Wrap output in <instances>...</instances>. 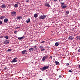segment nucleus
<instances>
[{
  "label": "nucleus",
  "mask_w": 80,
  "mask_h": 80,
  "mask_svg": "<svg viewBox=\"0 0 80 80\" xmlns=\"http://www.w3.org/2000/svg\"><path fill=\"white\" fill-rule=\"evenodd\" d=\"M48 68H49V66H44L43 68H41L40 69L42 70V71H44V70H47V69H48Z\"/></svg>",
  "instance_id": "f257e3e1"
},
{
  "label": "nucleus",
  "mask_w": 80,
  "mask_h": 80,
  "mask_svg": "<svg viewBox=\"0 0 80 80\" xmlns=\"http://www.w3.org/2000/svg\"><path fill=\"white\" fill-rule=\"evenodd\" d=\"M46 17H47L46 15H41L40 16L39 18V19H40V20H44Z\"/></svg>",
  "instance_id": "f03ea898"
},
{
  "label": "nucleus",
  "mask_w": 80,
  "mask_h": 80,
  "mask_svg": "<svg viewBox=\"0 0 80 80\" xmlns=\"http://www.w3.org/2000/svg\"><path fill=\"white\" fill-rule=\"evenodd\" d=\"M11 15L12 17H16L17 15V12L15 11H12L11 12Z\"/></svg>",
  "instance_id": "7ed1b4c3"
},
{
  "label": "nucleus",
  "mask_w": 80,
  "mask_h": 80,
  "mask_svg": "<svg viewBox=\"0 0 80 80\" xmlns=\"http://www.w3.org/2000/svg\"><path fill=\"white\" fill-rule=\"evenodd\" d=\"M60 3L61 4V8H67V6L64 5L65 3H64V2H60Z\"/></svg>",
  "instance_id": "20e7f679"
},
{
  "label": "nucleus",
  "mask_w": 80,
  "mask_h": 80,
  "mask_svg": "<svg viewBox=\"0 0 80 80\" xmlns=\"http://www.w3.org/2000/svg\"><path fill=\"white\" fill-rule=\"evenodd\" d=\"M48 56L47 55H46L44 56L42 59V62H44L45 60V59H48Z\"/></svg>",
  "instance_id": "39448f33"
},
{
  "label": "nucleus",
  "mask_w": 80,
  "mask_h": 80,
  "mask_svg": "<svg viewBox=\"0 0 80 80\" xmlns=\"http://www.w3.org/2000/svg\"><path fill=\"white\" fill-rule=\"evenodd\" d=\"M27 51L26 50H24L21 53L22 55H24V54H25V53H27Z\"/></svg>",
  "instance_id": "423d86ee"
},
{
  "label": "nucleus",
  "mask_w": 80,
  "mask_h": 80,
  "mask_svg": "<svg viewBox=\"0 0 80 80\" xmlns=\"http://www.w3.org/2000/svg\"><path fill=\"white\" fill-rule=\"evenodd\" d=\"M44 5L46 6V7H50V6L49 3H48V2H46L45 3Z\"/></svg>",
  "instance_id": "0eeeda50"
},
{
  "label": "nucleus",
  "mask_w": 80,
  "mask_h": 80,
  "mask_svg": "<svg viewBox=\"0 0 80 80\" xmlns=\"http://www.w3.org/2000/svg\"><path fill=\"white\" fill-rule=\"evenodd\" d=\"M22 18H23V17L22 16H18L17 17V20H20V19H22Z\"/></svg>",
  "instance_id": "6e6552de"
},
{
  "label": "nucleus",
  "mask_w": 80,
  "mask_h": 80,
  "mask_svg": "<svg viewBox=\"0 0 80 80\" xmlns=\"http://www.w3.org/2000/svg\"><path fill=\"white\" fill-rule=\"evenodd\" d=\"M73 37H72V36H70L68 38V39H69V40H72V39H73Z\"/></svg>",
  "instance_id": "1a4fd4ad"
},
{
  "label": "nucleus",
  "mask_w": 80,
  "mask_h": 80,
  "mask_svg": "<svg viewBox=\"0 0 80 80\" xmlns=\"http://www.w3.org/2000/svg\"><path fill=\"white\" fill-rule=\"evenodd\" d=\"M5 18V16H2L0 18V19L2 20V19H3V18Z\"/></svg>",
  "instance_id": "9d476101"
},
{
  "label": "nucleus",
  "mask_w": 80,
  "mask_h": 80,
  "mask_svg": "<svg viewBox=\"0 0 80 80\" xmlns=\"http://www.w3.org/2000/svg\"><path fill=\"white\" fill-rule=\"evenodd\" d=\"M4 23H7L8 22V18H5L4 20Z\"/></svg>",
  "instance_id": "9b49d317"
},
{
  "label": "nucleus",
  "mask_w": 80,
  "mask_h": 80,
  "mask_svg": "<svg viewBox=\"0 0 80 80\" xmlns=\"http://www.w3.org/2000/svg\"><path fill=\"white\" fill-rule=\"evenodd\" d=\"M17 62H18L17 60H15L14 59H13V60L11 61V63H14Z\"/></svg>",
  "instance_id": "f8f14e48"
},
{
  "label": "nucleus",
  "mask_w": 80,
  "mask_h": 80,
  "mask_svg": "<svg viewBox=\"0 0 80 80\" xmlns=\"http://www.w3.org/2000/svg\"><path fill=\"white\" fill-rule=\"evenodd\" d=\"M59 45V43L58 42H56L55 43V46H56V47H57Z\"/></svg>",
  "instance_id": "ddd939ff"
},
{
  "label": "nucleus",
  "mask_w": 80,
  "mask_h": 80,
  "mask_svg": "<svg viewBox=\"0 0 80 80\" xmlns=\"http://www.w3.org/2000/svg\"><path fill=\"white\" fill-rule=\"evenodd\" d=\"M23 38H24V37L23 36L21 37V38H18V40H22V39H23Z\"/></svg>",
  "instance_id": "4468645a"
},
{
  "label": "nucleus",
  "mask_w": 80,
  "mask_h": 80,
  "mask_svg": "<svg viewBox=\"0 0 80 80\" xmlns=\"http://www.w3.org/2000/svg\"><path fill=\"white\" fill-rule=\"evenodd\" d=\"M30 22V18H28V20H26V22L28 23Z\"/></svg>",
  "instance_id": "2eb2a0df"
},
{
  "label": "nucleus",
  "mask_w": 80,
  "mask_h": 80,
  "mask_svg": "<svg viewBox=\"0 0 80 80\" xmlns=\"http://www.w3.org/2000/svg\"><path fill=\"white\" fill-rule=\"evenodd\" d=\"M34 50L33 48H30L29 49V50L30 51V52H32V51H33Z\"/></svg>",
  "instance_id": "dca6fc26"
},
{
  "label": "nucleus",
  "mask_w": 80,
  "mask_h": 80,
  "mask_svg": "<svg viewBox=\"0 0 80 80\" xmlns=\"http://www.w3.org/2000/svg\"><path fill=\"white\" fill-rule=\"evenodd\" d=\"M9 42H8V41H5L4 42V44H7V43H8Z\"/></svg>",
  "instance_id": "f3484780"
},
{
  "label": "nucleus",
  "mask_w": 80,
  "mask_h": 80,
  "mask_svg": "<svg viewBox=\"0 0 80 80\" xmlns=\"http://www.w3.org/2000/svg\"><path fill=\"white\" fill-rule=\"evenodd\" d=\"M5 7H6V6L5 4H2L1 6L2 8H5Z\"/></svg>",
  "instance_id": "a211bd4d"
},
{
  "label": "nucleus",
  "mask_w": 80,
  "mask_h": 80,
  "mask_svg": "<svg viewBox=\"0 0 80 80\" xmlns=\"http://www.w3.org/2000/svg\"><path fill=\"white\" fill-rule=\"evenodd\" d=\"M14 7L15 8H17V7H18V4H15Z\"/></svg>",
  "instance_id": "6ab92c4d"
},
{
  "label": "nucleus",
  "mask_w": 80,
  "mask_h": 80,
  "mask_svg": "<svg viewBox=\"0 0 80 80\" xmlns=\"http://www.w3.org/2000/svg\"><path fill=\"white\" fill-rule=\"evenodd\" d=\"M38 16H37V14L36 13L34 15V17L35 18H37Z\"/></svg>",
  "instance_id": "aec40b11"
},
{
  "label": "nucleus",
  "mask_w": 80,
  "mask_h": 80,
  "mask_svg": "<svg viewBox=\"0 0 80 80\" xmlns=\"http://www.w3.org/2000/svg\"><path fill=\"white\" fill-rule=\"evenodd\" d=\"M39 48H43V46H40L39 47Z\"/></svg>",
  "instance_id": "412c9836"
},
{
  "label": "nucleus",
  "mask_w": 80,
  "mask_h": 80,
  "mask_svg": "<svg viewBox=\"0 0 80 80\" xmlns=\"http://www.w3.org/2000/svg\"><path fill=\"white\" fill-rule=\"evenodd\" d=\"M34 48L35 49V50H37V49H38L37 46H34Z\"/></svg>",
  "instance_id": "4be33fe9"
},
{
  "label": "nucleus",
  "mask_w": 80,
  "mask_h": 80,
  "mask_svg": "<svg viewBox=\"0 0 80 80\" xmlns=\"http://www.w3.org/2000/svg\"><path fill=\"white\" fill-rule=\"evenodd\" d=\"M55 63L56 65H58V63H59V62L58 61H55Z\"/></svg>",
  "instance_id": "5701e85b"
},
{
  "label": "nucleus",
  "mask_w": 80,
  "mask_h": 80,
  "mask_svg": "<svg viewBox=\"0 0 80 80\" xmlns=\"http://www.w3.org/2000/svg\"><path fill=\"white\" fill-rule=\"evenodd\" d=\"M76 38H78V39L80 40V36H78Z\"/></svg>",
  "instance_id": "b1692460"
},
{
  "label": "nucleus",
  "mask_w": 80,
  "mask_h": 80,
  "mask_svg": "<svg viewBox=\"0 0 80 80\" xmlns=\"http://www.w3.org/2000/svg\"><path fill=\"white\" fill-rule=\"evenodd\" d=\"M11 51H12V49H8L7 50V52H11Z\"/></svg>",
  "instance_id": "393cba45"
},
{
  "label": "nucleus",
  "mask_w": 80,
  "mask_h": 80,
  "mask_svg": "<svg viewBox=\"0 0 80 80\" xmlns=\"http://www.w3.org/2000/svg\"><path fill=\"white\" fill-rule=\"evenodd\" d=\"M3 24V23L0 20V25H2Z\"/></svg>",
  "instance_id": "a878e982"
},
{
  "label": "nucleus",
  "mask_w": 80,
  "mask_h": 80,
  "mask_svg": "<svg viewBox=\"0 0 80 80\" xmlns=\"http://www.w3.org/2000/svg\"><path fill=\"white\" fill-rule=\"evenodd\" d=\"M66 13H67V14H68L70 12H69V11H67L66 12Z\"/></svg>",
  "instance_id": "bb28decb"
},
{
  "label": "nucleus",
  "mask_w": 80,
  "mask_h": 80,
  "mask_svg": "<svg viewBox=\"0 0 80 80\" xmlns=\"http://www.w3.org/2000/svg\"><path fill=\"white\" fill-rule=\"evenodd\" d=\"M5 38H6V39H8V36H5Z\"/></svg>",
  "instance_id": "cd10ccee"
},
{
  "label": "nucleus",
  "mask_w": 80,
  "mask_h": 80,
  "mask_svg": "<svg viewBox=\"0 0 80 80\" xmlns=\"http://www.w3.org/2000/svg\"><path fill=\"white\" fill-rule=\"evenodd\" d=\"M44 50H45V48L41 49V52H42V51H44Z\"/></svg>",
  "instance_id": "c85d7f7f"
},
{
  "label": "nucleus",
  "mask_w": 80,
  "mask_h": 80,
  "mask_svg": "<svg viewBox=\"0 0 80 80\" xmlns=\"http://www.w3.org/2000/svg\"><path fill=\"white\" fill-rule=\"evenodd\" d=\"M68 72H71V73H72V72H73L72 71V70H69Z\"/></svg>",
  "instance_id": "c756f323"
},
{
  "label": "nucleus",
  "mask_w": 80,
  "mask_h": 80,
  "mask_svg": "<svg viewBox=\"0 0 80 80\" xmlns=\"http://www.w3.org/2000/svg\"><path fill=\"white\" fill-rule=\"evenodd\" d=\"M58 43H59V44L60 43V44H61V43H62V41H59Z\"/></svg>",
  "instance_id": "7c9ffc66"
},
{
  "label": "nucleus",
  "mask_w": 80,
  "mask_h": 80,
  "mask_svg": "<svg viewBox=\"0 0 80 80\" xmlns=\"http://www.w3.org/2000/svg\"><path fill=\"white\" fill-rule=\"evenodd\" d=\"M13 59H14L15 60H17V58H15Z\"/></svg>",
  "instance_id": "2f4dec72"
},
{
  "label": "nucleus",
  "mask_w": 80,
  "mask_h": 80,
  "mask_svg": "<svg viewBox=\"0 0 80 80\" xmlns=\"http://www.w3.org/2000/svg\"><path fill=\"white\" fill-rule=\"evenodd\" d=\"M20 28V27H16V29H17L18 28Z\"/></svg>",
  "instance_id": "473e14b6"
},
{
  "label": "nucleus",
  "mask_w": 80,
  "mask_h": 80,
  "mask_svg": "<svg viewBox=\"0 0 80 80\" xmlns=\"http://www.w3.org/2000/svg\"><path fill=\"white\" fill-rule=\"evenodd\" d=\"M78 52H80V48L78 50Z\"/></svg>",
  "instance_id": "72a5a7b5"
},
{
  "label": "nucleus",
  "mask_w": 80,
  "mask_h": 80,
  "mask_svg": "<svg viewBox=\"0 0 80 80\" xmlns=\"http://www.w3.org/2000/svg\"><path fill=\"white\" fill-rule=\"evenodd\" d=\"M17 32H18L17 31L14 32V33H17Z\"/></svg>",
  "instance_id": "f704fd0d"
},
{
  "label": "nucleus",
  "mask_w": 80,
  "mask_h": 80,
  "mask_svg": "<svg viewBox=\"0 0 80 80\" xmlns=\"http://www.w3.org/2000/svg\"><path fill=\"white\" fill-rule=\"evenodd\" d=\"M57 1H58V0H54V2H57Z\"/></svg>",
  "instance_id": "c9c22d12"
},
{
  "label": "nucleus",
  "mask_w": 80,
  "mask_h": 80,
  "mask_svg": "<svg viewBox=\"0 0 80 80\" xmlns=\"http://www.w3.org/2000/svg\"><path fill=\"white\" fill-rule=\"evenodd\" d=\"M29 2V0H27L26 2Z\"/></svg>",
  "instance_id": "e433bc0d"
},
{
  "label": "nucleus",
  "mask_w": 80,
  "mask_h": 80,
  "mask_svg": "<svg viewBox=\"0 0 80 80\" xmlns=\"http://www.w3.org/2000/svg\"><path fill=\"white\" fill-rule=\"evenodd\" d=\"M68 65H69V63H68L66 64V65L68 66Z\"/></svg>",
  "instance_id": "4c0bfd02"
},
{
  "label": "nucleus",
  "mask_w": 80,
  "mask_h": 80,
  "mask_svg": "<svg viewBox=\"0 0 80 80\" xmlns=\"http://www.w3.org/2000/svg\"><path fill=\"white\" fill-rule=\"evenodd\" d=\"M44 42H45V41H42V42H41V43H44Z\"/></svg>",
  "instance_id": "58836bf2"
},
{
  "label": "nucleus",
  "mask_w": 80,
  "mask_h": 80,
  "mask_svg": "<svg viewBox=\"0 0 80 80\" xmlns=\"http://www.w3.org/2000/svg\"><path fill=\"white\" fill-rule=\"evenodd\" d=\"M61 77H62V76H61V75H59V78H61Z\"/></svg>",
  "instance_id": "ea45409f"
},
{
  "label": "nucleus",
  "mask_w": 80,
  "mask_h": 80,
  "mask_svg": "<svg viewBox=\"0 0 80 80\" xmlns=\"http://www.w3.org/2000/svg\"><path fill=\"white\" fill-rule=\"evenodd\" d=\"M50 58H51V59H52V57L50 56Z\"/></svg>",
  "instance_id": "a19ab883"
},
{
  "label": "nucleus",
  "mask_w": 80,
  "mask_h": 80,
  "mask_svg": "<svg viewBox=\"0 0 80 80\" xmlns=\"http://www.w3.org/2000/svg\"><path fill=\"white\" fill-rule=\"evenodd\" d=\"M78 67L79 68H80V65H79Z\"/></svg>",
  "instance_id": "79ce46f5"
},
{
  "label": "nucleus",
  "mask_w": 80,
  "mask_h": 80,
  "mask_svg": "<svg viewBox=\"0 0 80 80\" xmlns=\"http://www.w3.org/2000/svg\"><path fill=\"white\" fill-rule=\"evenodd\" d=\"M6 68H4L5 70H6Z\"/></svg>",
  "instance_id": "37998d69"
},
{
  "label": "nucleus",
  "mask_w": 80,
  "mask_h": 80,
  "mask_svg": "<svg viewBox=\"0 0 80 80\" xmlns=\"http://www.w3.org/2000/svg\"><path fill=\"white\" fill-rule=\"evenodd\" d=\"M47 48H50V47H47Z\"/></svg>",
  "instance_id": "c03bdc74"
},
{
  "label": "nucleus",
  "mask_w": 80,
  "mask_h": 80,
  "mask_svg": "<svg viewBox=\"0 0 80 80\" xmlns=\"http://www.w3.org/2000/svg\"><path fill=\"white\" fill-rule=\"evenodd\" d=\"M39 80H42V79H39Z\"/></svg>",
  "instance_id": "a18cd8bd"
}]
</instances>
